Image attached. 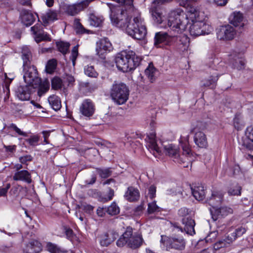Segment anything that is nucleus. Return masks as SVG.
<instances>
[{
	"label": "nucleus",
	"instance_id": "3c124183",
	"mask_svg": "<svg viewBox=\"0 0 253 253\" xmlns=\"http://www.w3.org/2000/svg\"><path fill=\"white\" fill-rule=\"evenodd\" d=\"M246 232L245 228L243 227H240L237 228L235 232H233L230 237H232V239L233 238V241L238 237H240L243 235Z\"/></svg>",
	"mask_w": 253,
	"mask_h": 253
},
{
	"label": "nucleus",
	"instance_id": "f257e3e1",
	"mask_svg": "<svg viewBox=\"0 0 253 253\" xmlns=\"http://www.w3.org/2000/svg\"><path fill=\"white\" fill-rule=\"evenodd\" d=\"M110 19L112 23L116 26L125 30L129 35H133L137 38L140 39L144 34V29L140 28L139 33L135 34L134 29L138 26L135 21L138 22V18L134 17L132 21L127 15L126 10L120 7H114L110 9Z\"/></svg>",
	"mask_w": 253,
	"mask_h": 253
},
{
	"label": "nucleus",
	"instance_id": "6e6552de",
	"mask_svg": "<svg viewBox=\"0 0 253 253\" xmlns=\"http://www.w3.org/2000/svg\"><path fill=\"white\" fill-rule=\"evenodd\" d=\"M23 78L25 82L33 88H37L41 83V79L38 76V71L34 66L26 67Z\"/></svg>",
	"mask_w": 253,
	"mask_h": 253
},
{
	"label": "nucleus",
	"instance_id": "5701e85b",
	"mask_svg": "<svg viewBox=\"0 0 253 253\" xmlns=\"http://www.w3.org/2000/svg\"><path fill=\"white\" fill-rule=\"evenodd\" d=\"M42 250V244L36 240L30 241L24 250L29 253H39Z\"/></svg>",
	"mask_w": 253,
	"mask_h": 253
},
{
	"label": "nucleus",
	"instance_id": "680f3d73",
	"mask_svg": "<svg viewBox=\"0 0 253 253\" xmlns=\"http://www.w3.org/2000/svg\"><path fill=\"white\" fill-rule=\"evenodd\" d=\"M11 127L18 134L24 136H27V134L26 132L21 131L15 125L12 124L11 125Z\"/></svg>",
	"mask_w": 253,
	"mask_h": 253
},
{
	"label": "nucleus",
	"instance_id": "7c9ffc66",
	"mask_svg": "<svg viewBox=\"0 0 253 253\" xmlns=\"http://www.w3.org/2000/svg\"><path fill=\"white\" fill-rule=\"evenodd\" d=\"M89 22L90 25L95 27L101 26L103 19L102 17L96 16L94 14H90L89 17Z\"/></svg>",
	"mask_w": 253,
	"mask_h": 253
},
{
	"label": "nucleus",
	"instance_id": "58836bf2",
	"mask_svg": "<svg viewBox=\"0 0 253 253\" xmlns=\"http://www.w3.org/2000/svg\"><path fill=\"white\" fill-rule=\"evenodd\" d=\"M74 26L76 33L78 34H89L90 31L85 29L81 24L79 20H75L74 21Z\"/></svg>",
	"mask_w": 253,
	"mask_h": 253
},
{
	"label": "nucleus",
	"instance_id": "b1692460",
	"mask_svg": "<svg viewBox=\"0 0 253 253\" xmlns=\"http://www.w3.org/2000/svg\"><path fill=\"white\" fill-rule=\"evenodd\" d=\"M20 17L22 23L26 26H31L35 21L34 15L29 10L23 9L21 12Z\"/></svg>",
	"mask_w": 253,
	"mask_h": 253
},
{
	"label": "nucleus",
	"instance_id": "20e7f679",
	"mask_svg": "<svg viewBox=\"0 0 253 253\" xmlns=\"http://www.w3.org/2000/svg\"><path fill=\"white\" fill-rule=\"evenodd\" d=\"M189 20L184 11L181 8L171 10L168 15V26L172 31L181 33L184 31Z\"/></svg>",
	"mask_w": 253,
	"mask_h": 253
},
{
	"label": "nucleus",
	"instance_id": "6e6d98bb",
	"mask_svg": "<svg viewBox=\"0 0 253 253\" xmlns=\"http://www.w3.org/2000/svg\"><path fill=\"white\" fill-rule=\"evenodd\" d=\"M78 55V45L74 46L72 50V60L73 64L74 65L75 64V60Z\"/></svg>",
	"mask_w": 253,
	"mask_h": 253
},
{
	"label": "nucleus",
	"instance_id": "49530a36",
	"mask_svg": "<svg viewBox=\"0 0 253 253\" xmlns=\"http://www.w3.org/2000/svg\"><path fill=\"white\" fill-rule=\"evenodd\" d=\"M107 212L109 214L111 215H116L119 213L120 209L117 206L116 204L114 202L108 207Z\"/></svg>",
	"mask_w": 253,
	"mask_h": 253
},
{
	"label": "nucleus",
	"instance_id": "423d86ee",
	"mask_svg": "<svg viewBox=\"0 0 253 253\" xmlns=\"http://www.w3.org/2000/svg\"><path fill=\"white\" fill-rule=\"evenodd\" d=\"M110 95L112 100L117 104H123L126 102L128 98V88L124 83H115L111 89Z\"/></svg>",
	"mask_w": 253,
	"mask_h": 253
},
{
	"label": "nucleus",
	"instance_id": "338daca9",
	"mask_svg": "<svg viewBox=\"0 0 253 253\" xmlns=\"http://www.w3.org/2000/svg\"><path fill=\"white\" fill-rule=\"evenodd\" d=\"M179 5L182 7H186L188 5L189 0H175Z\"/></svg>",
	"mask_w": 253,
	"mask_h": 253
},
{
	"label": "nucleus",
	"instance_id": "5fc2aeb1",
	"mask_svg": "<svg viewBox=\"0 0 253 253\" xmlns=\"http://www.w3.org/2000/svg\"><path fill=\"white\" fill-rule=\"evenodd\" d=\"M246 134L248 138L253 142V126H250L247 128Z\"/></svg>",
	"mask_w": 253,
	"mask_h": 253
},
{
	"label": "nucleus",
	"instance_id": "bf43d9fd",
	"mask_svg": "<svg viewBox=\"0 0 253 253\" xmlns=\"http://www.w3.org/2000/svg\"><path fill=\"white\" fill-rule=\"evenodd\" d=\"M156 187L154 185H151L149 188L148 195L151 199L155 197Z\"/></svg>",
	"mask_w": 253,
	"mask_h": 253
},
{
	"label": "nucleus",
	"instance_id": "1a4fd4ad",
	"mask_svg": "<svg viewBox=\"0 0 253 253\" xmlns=\"http://www.w3.org/2000/svg\"><path fill=\"white\" fill-rule=\"evenodd\" d=\"M193 23L189 28L191 36L198 37L202 35L210 34L212 28L209 25L202 21H192Z\"/></svg>",
	"mask_w": 253,
	"mask_h": 253
},
{
	"label": "nucleus",
	"instance_id": "79ce46f5",
	"mask_svg": "<svg viewBox=\"0 0 253 253\" xmlns=\"http://www.w3.org/2000/svg\"><path fill=\"white\" fill-rule=\"evenodd\" d=\"M57 66V61L55 59H52L49 60L46 65V70L48 73L51 74L56 69Z\"/></svg>",
	"mask_w": 253,
	"mask_h": 253
},
{
	"label": "nucleus",
	"instance_id": "ea45409f",
	"mask_svg": "<svg viewBox=\"0 0 253 253\" xmlns=\"http://www.w3.org/2000/svg\"><path fill=\"white\" fill-rule=\"evenodd\" d=\"M56 45L58 50L63 54H65L68 52L70 44L69 42L61 41L57 42Z\"/></svg>",
	"mask_w": 253,
	"mask_h": 253
},
{
	"label": "nucleus",
	"instance_id": "c03bdc74",
	"mask_svg": "<svg viewBox=\"0 0 253 253\" xmlns=\"http://www.w3.org/2000/svg\"><path fill=\"white\" fill-rule=\"evenodd\" d=\"M84 73L90 77L96 78L98 73L95 71L93 66L87 65L84 67Z\"/></svg>",
	"mask_w": 253,
	"mask_h": 253
},
{
	"label": "nucleus",
	"instance_id": "473e14b6",
	"mask_svg": "<svg viewBox=\"0 0 253 253\" xmlns=\"http://www.w3.org/2000/svg\"><path fill=\"white\" fill-rule=\"evenodd\" d=\"M135 18H138V22H136V21H135V23H137V24H136L138 26H137V27H136L135 26V29H134V33L136 34H138L139 33V31L140 30V28H143V29H144V34L143 35V36H142L141 38L140 39H138V38H137L136 37H135L134 36H133V35H130L131 37H132L133 38L135 39H136V40H141L143 39H144L146 35V33H147V31H146V27L145 26H144V25L143 24V21H142V19L141 18V17L140 16H136L135 17Z\"/></svg>",
	"mask_w": 253,
	"mask_h": 253
},
{
	"label": "nucleus",
	"instance_id": "ddd939ff",
	"mask_svg": "<svg viewBox=\"0 0 253 253\" xmlns=\"http://www.w3.org/2000/svg\"><path fill=\"white\" fill-rule=\"evenodd\" d=\"M42 30V26L40 24H37L31 28V30L34 35L35 40L37 43L42 41H51L49 35L43 32Z\"/></svg>",
	"mask_w": 253,
	"mask_h": 253
},
{
	"label": "nucleus",
	"instance_id": "f8f14e48",
	"mask_svg": "<svg viewBox=\"0 0 253 253\" xmlns=\"http://www.w3.org/2000/svg\"><path fill=\"white\" fill-rule=\"evenodd\" d=\"M182 223L183 227H179L176 223L173 226L175 228L179 229L181 232L185 231L187 234L193 235L195 234L194 226L195 222L194 219L190 216H185L182 219Z\"/></svg>",
	"mask_w": 253,
	"mask_h": 253
},
{
	"label": "nucleus",
	"instance_id": "a18cd8bd",
	"mask_svg": "<svg viewBox=\"0 0 253 253\" xmlns=\"http://www.w3.org/2000/svg\"><path fill=\"white\" fill-rule=\"evenodd\" d=\"M37 87H39L38 94L39 96H41L49 89V84L46 82L41 83Z\"/></svg>",
	"mask_w": 253,
	"mask_h": 253
},
{
	"label": "nucleus",
	"instance_id": "a19ab883",
	"mask_svg": "<svg viewBox=\"0 0 253 253\" xmlns=\"http://www.w3.org/2000/svg\"><path fill=\"white\" fill-rule=\"evenodd\" d=\"M96 171L99 176L102 178H106L109 177L112 173L110 168L101 169L96 168Z\"/></svg>",
	"mask_w": 253,
	"mask_h": 253
},
{
	"label": "nucleus",
	"instance_id": "8fccbe9b",
	"mask_svg": "<svg viewBox=\"0 0 253 253\" xmlns=\"http://www.w3.org/2000/svg\"><path fill=\"white\" fill-rule=\"evenodd\" d=\"M234 126L238 130L241 129L244 126L243 121L239 116H236L233 121Z\"/></svg>",
	"mask_w": 253,
	"mask_h": 253
},
{
	"label": "nucleus",
	"instance_id": "4d7b16f0",
	"mask_svg": "<svg viewBox=\"0 0 253 253\" xmlns=\"http://www.w3.org/2000/svg\"><path fill=\"white\" fill-rule=\"evenodd\" d=\"M114 196V190L112 189L111 188H108V192L106 196L103 199L104 201H108L112 199L113 196Z\"/></svg>",
	"mask_w": 253,
	"mask_h": 253
},
{
	"label": "nucleus",
	"instance_id": "9b49d317",
	"mask_svg": "<svg viewBox=\"0 0 253 253\" xmlns=\"http://www.w3.org/2000/svg\"><path fill=\"white\" fill-rule=\"evenodd\" d=\"M217 37L220 40H232L236 34V31L233 27L230 25L220 26L217 30Z\"/></svg>",
	"mask_w": 253,
	"mask_h": 253
},
{
	"label": "nucleus",
	"instance_id": "2f4dec72",
	"mask_svg": "<svg viewBox=\"0 0 253 253\" xmlns=\"http://www.w3.org/2000/svg\"><path fill=\"white\" fill-rule=\"evenodd\" d=\"M48 102L51 107L55 111H58L61 107L59 98L56 95L50 96L48 99Z\"/></svg>",
	"mask_w": 253,
	"mask_h": 253
},
{
	"label": "nucleus",
	"instance_id": "cd10ccee",
	"mask_svg": "<svg viewBox=\"0 0 253 253\" xmlns=\"http://www.w3.org/2000/svg\"><path fill=\"white\" fill-rule=\"evenodd\" d=\"M233 242V238L232 237L227 236L224 238L219 240L216 242L214 245L213 248L214 250H218L221 248L227 247L229 246Z\"/></svg>",
	"mask_w": 253,
	"mask_h": 253
},
{
	"label": "nucleus",
	"instance_id": "4be33fe9",
	"mask_svg": "<svg viewBox=\"0 0 253 253\" xmlns=\"http://www.w3.org/2000/svg\"><path fill=\"white\" fill-rule=\"evenodd\" d=\"M13 179L15 181H23L29 184L32 182L31 173L26 170L16 172L13 176Z\"/></svg>",
	"mask_w": 253,
	"mask_h": 253
},
{
	"label": "nucleus",
	"instance_id": "09e8293b",
	"mask_svg": "<svg viewBox=\"0 0 253 253\" xmlns=\"http://www.w3.org/2000/svg\"><path fill=\"white\" fill-rule=\"evenodd\" d=\"M39 140L40 136L37 135L31 136L30 138L25 139V141L33 147L37 146Z\"/></svg>",
	"mask_w": 253,
	"mask_h": 253
},
{
	"label": "nucleus",
	"instance_id": "7ed1b4c3",
	"mask_svg": "<svg viewBox=\"0 0 253 253\" xmlns=\"http://www.w3.org/2000/svg\"><path fill=\"white\" fill-rule=\"evenodd\" d=\"M141 58L132 50H123L117 53L115 62L118 69L124 72L134 70L139 66Z\"/></svg>",
	"mask_w": 253,
	"mask_h": 253
},
{
	"label": "nucleus",
	"instance_id": "13d9d810",
	"mask_svg": "<svg viewBox=\"0 0 253 253\" xmlns=\"http://www.w3.org/2000/svg\"><path fill=\"white\" fill-rule=\"evenodd\" d=\"M80 208L85 212H90L93 210V207L86 203H83L81 205Z\"/></svg>",
	"mask_w": 253,
	"mask_h": 253
},
{
	"label": "nucleus",
	"instance_id": "a878e982",
	"mask_svg": "<svg viewBox=\"0 0 253 253\" xmlns=\"http://www.w3.org/2000/svg\"><path fill=\"white\" fill-rule=\"evenodd\" d=\"M192 193L195 198L198 201H202L205 198L204 187L201 184L191 188Z\"/></svg>",
	"mask_w": 253,
	"mask_h": 253
},
{
	"label": "nucleus",
	"instance_id": "c9c22d12",
	"mask_svg": "<svg viewBox=\"0 0 253 253\" xmlns=\"http://www.w3.org/2000/svg\"><path fill=\"white\" fill-rule=\"evenodd\" d=\"M168 38V34L166 33H157L154 38V44L159 47V44L165 42Z\"/></svg>",
	"mask_w": 253,
	"mask_h": 253
},
{
	"label": "nucleus",
	"instance_id": "6ab92c4d",
	"mask_svg": "<svg viewBox=\"0 0 253 253\" xmlns=\"http://www.w3.org/2000/svg\"><path fill=\"white\" fill-rule=\"evenodd\" d=\"M223 194L220 191H213L211 196L207 199V202L212 209L217 208L223 200Z\"/></svg>",
	"mask_w": 253,
	"mask_h": 253
},
{
	"label": "nucleus",
	"instance_id": "dca6fc26",
	"mask_svg": "<svg viewBox=\"0 0 253 253\" xmlns=\"http://www.w3.org/2000/svg\"><path fill=\"white\" fill-rule=\"evenodd\" d=\"M210 211L212 218L214 221L216 220L219 218L225 217L233 212L232 209L227 207H222L219 208H215L214 209H211Z\"/></svg>",
	"mask_w": 253,
	"mask_h": 253
},
{
	"label": "nucleus",
	"instance_id": "393cba45",
	"mask_svg": "<svg viewBox=\"0 0 253 253\" xmlns=\"http://www.w3.org/2000/svg\"><path fill=\"white\" fill-rule=\"evenodd\" d=\"M230 22L235 27H243L244 24L243 23L244 16L242 13L240 12H233L229 17Z\"/></svg>",
	"mask_w": 253,
	"mask_h": 253
},
{
	"label": "nucleus",
	"instance_id": "c756f323",
	"mask_svg": "<svg viewBox=\"0 0 253 253\" xmlns=\"http://www.w3.org/2000/svg\"><path fill=\"white\" fill-rule=\"evenodd\" d=\"M57 13L55 11L49 10L45 14L42 16V19L44 26L46 25L49 21L57 20Z\"/></svg>",
	"mask_w": 253,
	"mask_h": 253
},
{
	"label": "nucleus",
	"instance_id": "e433bc0d",
	"mask_svg": "<svg viewBox=\"0 0 253 253\" xmlns=\"http://www.w3.org/2000/svg\"><path fill=\"white\" fill-rule=\"evenodd\" d=\"M47 250L51 253H67V251L61 249L56 245L48 242L46 244Z\"/></svg>",
	"mask_w": 253,
	"mask_h": 253
},
{
	"label": "nucleus",
	"instance_id": "052dcab7",
	"mask_svg": "<svg viewBox=\"0 0 253 253\" xmlns=\"http://www.w3.org/2000/svg\"><path fill=\"white\" fill-rule=\"evenodd\" d=\"M32 160V157L30 155H26L19 158L20 162L23 164H26L27 162L31 161Z\"/></svg>",
	"mask_w": 253,
	"mask_h": 253
},
{
	"label": "nucleus",
	"instance_id": "72a5a7b5",
	"mask_svg": "<svg viewBox=\"0 0 253 253\" xmlns=\"http://www.w3.org/2000/svg\"><path fill=\"white\" fill-rule=\"evenodd\" d=\"M156 69L152 63H150L148 67L145 70V74L148 77L150 81L153 83L155 80V74Z\"/></svg>",
	"mask_w": 253,
	"mask_h": 253
},
{
	"label": "nucleus",
	"instance_id": "f3484780",
	"mask_svg": "<svg viewBox=\"0 0 253 253\" xmlns=\"http://www.w3.org/2000/svg\"><path fill=\"white\" fill-rule=\"evenodd\" d=\"M80 109V112L83 115L89 117L94 114L95 107L90 99H85L83 102Z\"/></svg>",
	"mask_w": 253,
	"mask_h": 253
},
{
	"label": "nucleus",
	"instance_id": "4c0bfd02",
	"mask_svg": "<svg viewBox=\"0 0 253 253\" xmlns=\"http://www.w3.org/2000/svg\"><path fill=\"white\" fill-rule=\"evenodd\" d=\"M232 64L234 68L240 70L244 69L245 62L242 58L236 57L233 59Z\"/></svg>",
	"mask_w": 253,
	"mask_h": 253
},
{
	"label": "nucleus",
	"instance_id": "f704fd0d",
	"mask_svg": "<svg viewBox=\"0 0 253 253\" xmlns=\"http://www.w3.org/2000/svg\"><path fill=\"white\" fill-rule=\"evenodd\" d=\"M216 76H211L210 79L203 81V85L205 87H209L211 88H214L216 86V82L218 80V76L215 74Z\"/></svg>",
	"mask_w": 253,
	"mask_h": 253
},
{
	"label": "nucleus",
	"instance_id": "e2e57ef3",
	"mask_svg": "<svg viewBox=\"0 0 253 253\" xmlns=\"http://www.w3.org/2000/svg\"><path fill=\"white\" fill-rule=\"evenodd\" d=\"M64 79L65 81L69 83V84H73L75 82L74 77L70 75L66 74Z\"/></svg>",
	"mask_w": 253,
	"mask_h": 253
},
{
	"label": "nucleus",
	"instance_id": "603ef678",
	"mask_svg": "<svg viewBox=\"0 0 253 253\" xmlns=\"http://www.w3.org/2000/svg\"><path fill=\"white\" fill-rule=\"evenodd\" d=\"M169 195H176L177 194L182 195V188L180 186H174L167 190Z\"/></svg>",
	"mask_w": 253,
	"mask_h": 253
},
{
	"label": "nucleus",
	"instance_id": "a211bd4d",
	"mask_svg": "<svg viewBox=\"0 0 253 253\" xmlns=\"http://www.w3.org/2000/svg\"><path fill=\"white\" fill-rule=\"evenodd\" d=\"M118 236V233L113 230L104 233L100 237V245L103 247H107L116 239Z\"/></svg>",
	"mask_w": 253,
	"mask_h": 253
},
{
	"label": "nucleus",
	"instance_id": "2eb2a0df",
	"mask_svg": "<svg viewBox=\"0 0 253 253\" xmlns=\"http://www.w3.org/2000/svg\"><path fill=\"white\" fill-rule=\"evenodd\" d=\"M34 89L35 88L28 84L25 85H20L16 89L15 94L16 96L22 101L29 100Z\"/></svg>",
	"mask_w": 253,
	"mask_h": 253
},
{
	"label": "nucleus",
	"instance_id": "c85d7f7f",
	"mask_svg": "<svg viewBox=\"0 0 253 253\" xmlns=\"http://www.w3.org/2000/svg\"><path fill=\"white\" fill-rule=\"evenodd\" d=\"M125 197L126 199L130 202L137 200L139 197V193L138 190L132 187L128 188L126 192Z\"/></svg>",
	"mask_w": 253,
	"mask_h": 253
},
{
	"label": "nucleus",
	"instance_id": "4468645a",
	"mask_svg": "<svg viewBox=\"0 0 253 253\" xmlns=\"http://www.w3.org/2000/svg\"><path fill=\"white\" fill-rule=\"evenodd\" d=\"M113 49L111 43L107 38L101 39L97 43L96 48L97 54L101 58L104 59V54L107 51H110Z\"/></svg>",
	"mask_w": 253,
	"mask_h": 253
},
{
	"label": "nucleus",
	"instance_id": "39448f33",
	"mask_svg": "<svg viewBox=\"0 0 253 253\" xmlns=\"http://www.w3.org/2000/svg\"><path fill=\"white\" fill-rule=\"evenodd\" d=\"M143 239L141 236L137 234H132V228L127 227L125 232L117 242V245L122 247L126 244L127 247L136 249L139 248L142 244Z\"/></svg>",
	"mask_w": 253,
	"mask_h": 253
},
{
	"label": "nucleus",
	"instance_id": "de8ad7c7",
	"mask_svg": "<svg viewBox=\"0 0 253 253\" xmlns=\"http://www.w3.org/2000/svg\"><path fill=\"white\" fill-rule=\"evenodd\" d=\"M242 187L236 185L233 187H231L228 191V193L230 196H239L241 194Z\"/></svg>",
	"mask_w": 253,
	"mask_h": 253
},
{
	"label": "nucleus",
	"instance_id": "864d4df0",
	"mask_svg": "<svg viewBox=\"0 0 253 253\" xmlns=\"http://www.w3.org/2000/svg\"><path fill=\"white\" fill-rule=\"evenodd\" d=\"M159 207L157 206L156 202H153L148 204V212L149 213H152L158 210Z\"/></svg>",
	"mask_w": 253,
	"mask_h": 253
},
{
	"label": "nucleus",
	"instance_id": "0eeeda50",
	"mask_svg": "<svg viewBox=\"0 0 253 253\" xmlns=\"http://www.w3.org/2000/svg\"><path fill=\"white\" fill-rule=\"evenodd\" d=\"M161 247L165 248L167 251L172 249L182 251L185 248L186 242L182 238L161 236Z\"/></svg>",
	"mask_w": 253,
	"mask_h": 253
},
{
	"label": "nucleus",
	"instance_id": "412c9836",
	"mask_svg": "<svg viewBox=\"0 0 253 253\" xmlns=\"http://www.w3.org/2000/svg\"><path fill=\"white\" fill-rule=\"evenodd\" d=\"M21 57L23 61V70H26L27 66L31 65L33 57L31 50L27 46L22 47Z\"/></svg>",
	"mask_w": 253,
	"mask_h": 253
},
{
	"label": "nucleus",
	"instance_id": "37998d69",
	"mask_svg": "<svg viewBox=\"0 0 253 253\" xmlns=\"http://www.w3.org/2000/svg\"><path fill=\"white\" fill-rule=\"evenodd\" d=\"M62 85V80L60 78L55 77L51 80V87L53 89L55 90L60 89Z\"/></svg>",
	"mask_w": 253,
	"mask_h": 253
},
{
	"label": "nucleus",
	"instance_id": "f03ea898",
	"mask_svg": "<svg viewBox=\"0 0 253 253\" xmlns=\"http://www.w3.org/2000/svg\"><path fill=\"white\" fill-rule=\"evenodd\" d=\"M189 135L185 137H181L179 140L181 146L183 150L182 154L179 153V149L172 144H168L164 146V150L166 155L173 158L175 162L183 165L184 168L188 167L189 164L191 162V149L189 147Z\"/></svg>",
	"mask_w": 253,
	"mask_h": 253
},
{
	"label": "nucleus",
	"instance_id": "0e129e2a",
	"mask_svg": "<svg viewBox=\"0 0 253 253\" xmlns=\"http://www.w3.org/2000/svg\"><path fill=\"white\" fill-rule=\"evenodd\" d=\"M10 187V184L9 183L7 184L6 187L4 188L0 187V197L5 196Z\"/></svg>",
	"mask_w": 253,
	"mask_h": 253
},
{
	"label": "nucleus",
	"instance_id": "9d476101",
	"mask_svg": "<svg viewBox=\"0 0 253 253\" xmlns=\"http://www.w3.org/2000/svg\"><path fill=\"white\" fill-rule=\"evenodd\" d=\"M206 128L205 124L202 122L199 123L194 128L195 135L194 137V141L195 144L201 148H206L208 146L207 138L205 133L202 131Z\"/></svg>",
	"mask_w": 253,
	"mask_h": 253
},
{
	"label": "nucleus",
	"instance_id": "aec40b11",
	"mask_svg": "<svg viewBox=\"0 0 253 253\" xmlns=\"http://www.w3.org/2000/svg\"><path fill=\"white\" fill-rule=\"evenodd\" d=\"M146 142V147L151 151H155L159 153L160 152V149L158 146L157 140L156 139V133L153 132L147 135L145 138Z\"/></svg>",
	"mask_w": 253,
	"mask_h": 253
},
{
	"label": "nucleus",
	"instance_id": "774afa93",
	"mask_svg": "<svg viewBox=\"0 0 253 253\" xmlns=\"http://www.w3.org/2000/svg\"><path fill=\"white\" fill-rule=\"evenodd\" d=\"M16 147V145L4 146V148H5L6 151L10 152H13L15 151Z\"/></svg>",
	"mask_w": 253,
	"mask_h": 253
},
{
	"label": "nucleus",
	"instance_id": "bb28decb",
	"mask_svg": "<svg viewBox=\"0 0 253 253\" xmlns=\"http://www.w3.org/2000/svg\"><path fill=\"white\" fill-rule=\"evenodd\" d=\"M152 19L157 24H162L164 20V16L161 10L156 7H152L150 9Z\"/></svg>",
	"mask_w": 253,
	"mask_h": 253
},
{
	"label": "nucleus",
	"instance_id": "69168bd1",
	"mask_svg": "<svg viewBox=\"0 0 253 253\" xmlns=\"http://www.w3.org/2000/svg\"><path fill=\"white\" fill-rule=\"evenodd\" d=\"M179 214L183 217L185 216H188L187 215L189 213V210L186 208H181L178 211Z\"/></svg>",
	"mask_w": 253,
	"mask_h": 253
}]
</instances>
